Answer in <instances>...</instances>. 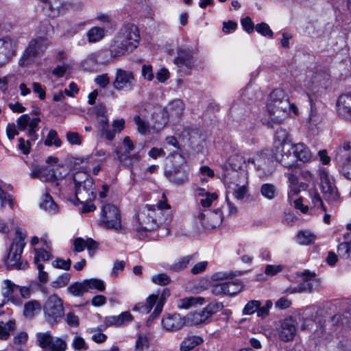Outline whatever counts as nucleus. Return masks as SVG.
Returning a JSON list of instances; mask_svg holds the SVG:
<instances>
[{"label": "nucleus", "instance_id": "5701e85b", "mask_svg": "<svg viewBox=\"0 0 351 351\" xmlns=\"http://www.w3.org/2000/svg\"><path fill=\"white\" fill-rule=\"evenodd\" d=\"M162 325L164 329L168 331H177L186 324V317H181L178 313L167 314L162 319Z\"/></svg>", "mask_w": 351, "mask_h": 351}, {"label": "nucleus", "instance_id": "3c124183", "mask_svg": "<svg viewBox=\"0 0 351 351\" xmlns=\"http://www.w3.org/2000/svg\"><path fill=\"white\" fill-rule=\"evenodd\" d=\"M236 276L235 273L232 271H217L214 273L210 278L212 281H219L220 282L232 280Z\"/></svg>", "mask_w": 351, "mask_h": 351}, {"label": "nucleus", "instance_id": "a19ab883", "mask_svg": "<svg viewBox=\"0 0 351 351\" xmlns=\"http://www.w3.org/2000/svg\"><path fill=\"white\" fill-rule=\"evenodd\" d=\"M204 299L201 297H187L180 299L177 302V306L179 308H189L197 304H202Z\"/></svg>", "mask_w": 351, "mask_h": 351}, {"label": "nucleus", "instance_id": "338daca9", "mask_svg": "<svg viewBox=\"0 0 351 351\" xmlns=\"http://www.w3.org/2000/svg\"><path fill=\"white\" fill-rule=\"evenodd\" d=\"M72 346L75 350H87L88 348V346L86 343L84 339L80 337V336H75L72 341Z\"/></svg>", "mask_w": 351, "mask_h": 351}, {"label": "nucleus", "instance_id": "6e6552de", "mask_svg": "<svg viewBox=\"0 0 351 351\" xmlns=\"http://www.w3.org/2000/svg\"><path fill=\"white\" fill-rule=\"evenodd\" d=\"M45 320L50 324H55L64 315L62 300L56 294L50 295L43 306Z\"/></svg>", "mask_w": 351, "mask_h": 351}, {"label": "nucleus", "instance_id": "09e8293b", "mask_svg": "<svg viewBox=\"0 0 351 351\" xmlns=\"http://www.w3.org/2000/svg\"><path fill=\"white\" fill-rule=\"evenodd\" d=\"M67 291L73 296H82L84 293L87 292L84 281L71 284L67 288Z\"/></svg>", "mask_w": 351, "mask_h": 351}, {"label": "nucleus", "instance_id": "dca6fc26", "mask_svg": "<svg viewBox=\"0 0 351 351\" xmlns=\"http://www.w3.org/2000/svg\"><path fill=\"white\" fill-rule=\"evenodd\" d=\"M298 328V322L292 317H289L279 322L276 331L278 339L284 342L294 339Z\"/></svg>", "mask_w": 351, "mask_h": 351}, {"label": "nucleus", "instance_id": "c85d7f7f", "mask_svg": "<svg viewBox=\"0 0 351 351\" xmlns=\"http://www.w3.org/2000/svg\"><path fill=\"white\" fill-rule=\"evenodd\" d=\"M74 251L76 252H81L87 248L88 253L90 256L93 255V251L97 249V243L90 238L84 239L81 237H77L73 241Z\"/></svg>", "mask_w": 351, "mask_h": 351}, {"label": "nucleus", "instance_id": "bb28decb", "mask_svg": "<svg viewBox=\"0 0 351 351\" xmlns=\"http://www.w3.org/2000/svg\"><path fill=\"white\" fill-rule=\"evenodd\" d=\"M112 129L110 125L99 130L100 136L112 141L114 139L117 134L120 133L125 128V120L123 119H116L112 122Z\"/></svg>", "mask_w": 351, "mask_h": 351}, {"label": "nucleus", "instance_id": "49530a36", "mask_svg": "<svg viewBox=\"0 0 351 351\" xmlns=\"http://www.w3.org/2000/svg\"><path fill=\"white\" fill-rule=\"evenodd\" d=\"M261 195L267 199H273L277 195V189L272 184L265 183L261 186Z\"/></svg>", "mask_w": 351, "mask_h": 351}, {"label": "nucleus", "instance_id": "f704fd0d", "mask_svg": "<svg viewBox=\"0 0 351 351\" xmlns=\"http://www.w3.org/2000/svg\"><path fill=\"white\" fill-rule=\"evenodd\" d=\"M269 162L268 154L265 152H258L247 159V162L253 165L257 170H264Z\"/></svg>", "mask_w": 351, "mask_h": 351}, {"label": "nucleus", "instance_id": "423d86ee", "mask_svg": "<svg viewBox=\"0 0 351 351\" xmlns=\"http://www.w3.org/2000/svg\"><path fill=\"white\" fill-rule=\"evenodd\" d=\"M67 335L53 336L51 331L38 332L35 335L36 344L45 351H66Z\"/></svg>", "mask_w": 351, "mask_h": 351}, {"label": "nucleus", "instance_id": "0eeeda50", "mask_svg": "<svg viewBox=\"0 0 351 351\" xmlns=\"http://www.w3.org/2000/svg\"><path fill=\"white\" fill-rule=\"evenodd\" d=\"M154 215L146 206L134 217L132 227L138 238L143 239L147 237L148 232L156 229V220L153 221L152 219Z\"/></svg>", "mask_w": 351, "mask_h": 351}, {"label": "nucleus", "instance_id": "bf43d9fd", "mask_svg": "<svg viewBox=\"0 0 351 351\" xmlns=\"http://www.w3.org/2000/svg\"><path fill=\"white\" fill-rule=\"evenodd\" d=\"M51 258V254L44 249H35L34 263L40 264V261H48Z\"/></svg>", "mask_w": 351, "mask_h": 351}, {"label": "nucleus", "instance_id": "052dcab7", "mask_svg": "<svg viewBox=\"0 0 351 351\" xmlns=\"http://www.w3.org/2000/svg\"><path fill=\"white\" fill-rule=\"evenodd\" d=\"M97 54L98 57L99 64H108L119 58H112L110 53L108 56L107 51L104 50L97 51Z\"/></svg>", "mask_w": 351, "mask_h": 351}, {"label": "nucleus", "instance_id": "412c9836", "mask_svg": "<svg viewBox=\"0 0 351 351\" xmlns=\"http://www.w3.org/2000/svg\"><path fill=\"white\" fill-rule=\"evenodd\" d=\"M330 85L329 76L325 72L313 74L309 82L306 84L307 88L313 93L321 95Z\"/></svg>", "mask_w": 351, "mask_h": 351}, {"label": "nucleus", "instance_id": "a18cd8bd", "mask_svg": "<svg viewBox=\"0 0 351 351\" xmlns=\"http://www.w3.org/2000/svg\"><path fill=\"white\" fill-rule=\"evenodd\" d=\"M84 281L87 292L93 289L97 290L99 291H104L105 290V283L100 279L90 278L84 280Z\"/></svg>", "mask_w": 351, "mask_h": 351}, {"label": "nucleus", "instance_id": "6ab92c4d", "mask_svg": "<svg viewBox=\"0 0 351 351\" xmlns=\"http://www.w3.org/2000/svg\"><path fill=\"white\" fill-rule=\"evenodd\" d=\"M197 219L204 229L213 230L219 226L222 223L223 214L219 208L213 211L205 210L198 215Z\"/></svg>", "mask_w": 351, "mask_h": 351}, {"label": "nucleus", "instance_id": "5fc2aeb1", "mask_svg": "<svg viewBox=\"0 0 351 351\" xmlns=\"http://www.w3.org/2000/svg\"><path fill=\"white\" fill-rule=\"evenodd\" d=\"M339 256L348 258L351 254V241L341 243L337 247Z\"/></svg>", "mask_w": 351, "mask_h": 351}, {"label": "nucleus", "instance_id": "4c0bfd02", "mask_svg": "<svg viewBox=\"0 0 351 351\" xmlns=\"http://www.w3.org/2000/svg\"><path fill=\"white\" fill-rule=\"evenodd\" d=\"M119 162L124 167L131 168L134 162H136L139 160V155L137 154H124L121 150L119 149H116L115 150Z\"/></svg>", "mask_w": 351, "mask_h": 351}, {"label": "nucleus", "instance_id": "7c9ffc66", "mask_svg": "<svg viewBox=\"0 0 351 351\" xmlns=\"http://www.w3.org/2000/svg\"><path fill=\"white\" fill-rule=\"evenodd\" d=\"M324 322L321 317H316L315 319L306 318L301 325V330L308 332L315 331L322 334L324 331Z\"/></svg>", "mask_w": 351, "mask_h": 351}, {"label": "nucleus", "instance_id": "ddd939ff", "mask_svg": "<svg viewBox=\"0 0 351 351\" xmlns=\"http://www.w3.org/2000/svg\"><path fill=\"white\" fill-rule=\"evenodd\" d=\"M319 176L320 189L325 200L329 203L337 202L339 199V193L333 178L324 169L319 170Z\"/></svg>", "mask_w": 351, "mask_h": 351}, {"label": "nucleus", "instance_id": "f3484780", "mask_svg": "<svg viewBox=\"0 0 351 351\" xmlns=\"http://www.w3.org/2000/svg\"><path fill=\"white\" fill-rule=\"evenodd\" d=\"M297 276L300 278V282L293 289L292 293H311L316 290L320 285V281L316 278L314 272L306 270L298 273Z\"/></svg>", "mask_w": 351, "mask_h": 351}, {"label": "nucleus", "instance_id": "680f3d73", "mask_svg": "<svg viewBox=\"0 0 351 351\" xmlns=\"http://www.w3.org/2000/svg\"><path fill=\"white\" fill-rule=\"evenodd\" d=\"M66 138L72 145H80L82 143V136L75 132H68L66 134Z\"/></svg>", "mask_w": 351, "mask_h": 351}, {"label": "nucleus", "instance_id": "4be33fe9", "mask_svg": "<svg viewBox=\"0 0 351 351\" xmlns=\"http://www.w3.org/2000/svg\"><path fill=\"white\" fill-rule=\"evenodd\" d=\"M242 285L239 280H229L213 285L211 291L214 295H234L242 290Z\"/></svg>", "mask_w": 351, "mask_h": 351}, {"label": "nucleus", "instance_id": "c756f323", "mask_svg": "<svg viewBox=\"0 0 351 351\" xmlns=\"http://www.w3.org/2000/svg\"><path fill=\"white\" fill-rule=\"evenodd\" d=\"M32 178H37L43 182H52L55 180L56 176L52 169L47 167H35L30 173Z\"/></svg>", "mask_w": 351, "mask_h": 351}, {"label": "nucleus", "instance_id": "774afa93", "mask_svg": "<svg viewBox=\"0 0 351 351\" xmlns=\"http://www.w3.org/2000/svg\"><path fill=\"white\" fill-rule=\"evenodd\" d=\"M141 75L145 80L149 82L152 81L154 77V75L152 65L143 64L141 68Z\"/></svg>", "mask_w": 351, "mask_h": 351}, {"label": "nucleus", "instance_id": "e2e57ef3", "mask_svg": "<svg viewBox=\"0 0 351 351\" xmlns=\"http://www.w3.org/2000/svg\"><path fill=\"white\" fill-rule=\"evenodd\" d=\"M273 303L271 300H266L263 306H259L258 308V317H266L269 314V310L272 307Z\"/></svg>", "mask_w": 351, "mask_h": 351}, {"label": "nucleus", "instance_id": "13d9d810", "mask_svg": "<svg viewBox=\"0 0 351 351\" xmlns=\"http://www.w3.org/2000/svg\"><path fill=\"white\" fill-rule=\"evenodd\" d=\"M134 121L137 125L138 132L141 134H145L149 131V125L148 122L143 120L138 115L134 117Z\"/></svg>", "mask_w": 351, "mask_h": 351}, {"label": "nucleus", "instance_id": "39448f33", "mask_svg": "<svg viewBox=\"0 0 351 351\" xmlns=\"http://www.w3.org/2000/svg\"><path fill=\"white\" fill-rule=\"evenodd\" d=\"M173 165L165 173L167 179L176 185H182L189 180V168L185 158L178 152L172 154Z\"/></svg>", "mask_w": 351, "mask_h": 351}, {"label": "nucleus", "instance_id": "7ed1b4c3", "mask_svg": "<svg viewBox=\"0 0 351 351\" xmlns=\"http://www.w3.org/2000/svg\"><path fill=\"white\" fill-rule=\"evenodd\" d=\"M75 187V197L80 203H86L96 197L93 178L84 171H78L73 176Z\"/></svg>", "mask_w": 351, "mask_h": 351}, {"label": "nucleus", "instance_id": "20e7f679", "mask_svg": "<svg viewBox=\"0 0 351 351\" xmlns=\"http://www.w3.org/2000/svg\"><path fill=\"white\" fill-rule=\"evenodd\" d=\"M26 236L20 229H16L15 237L10 247L5 264L8 269H25L27 263L21 262V254L26 244Z\"/></svg>", "mask_w": 351, "mask_h": 351}, {"label": "nucleus", "instance_id": "473e14b6", "mask_svg": "<svg viewBox=\"0 0 351 351\" xmlns=\"http://www.w3.org/2000/svg\"><path fill=\"white\" fill-rule=\"evenodd\" d=\"M174 63L178 67L191 69L193 65V56L189 51L184 49H180L178 51L177 57L174 59Z\"/></svg>", "mask_w": 351, "mask_h": 351}, {"label": "nucleus", "instance_id": "2f4dec72", "mask_svg": "<svg viewBox=\"0 0 351 351\" xmlns=\"http://www.w3.org/2000/svg\"><path fill=\"white\" fill-rule=\"evenodd\" d=\"M132 319V316L128 311L121 313L117 316H109L105 318V324L106 326H122L130 322Z\"/></svg>", "mask_w": 351, "mask_h": 351}, {"label": "nucleus", "instance_id": "a878e982", "mask_svg": "<svg viewBox=\"0 0 351 351\" xmlns=\"http://www.w3.org/2000/svg\"><path fill=\"white\" fill-rule=\"evenodd\" d=\"M337 110L341 117L351 121V93L342 94L339 97Z\"/></svg>", "mask_w": 351, "mask_h": 351}, {"label": "nucleus", "instance_id": "de8ad7c7", "mask_svg": "<svg viewBox=\"0 0 351 351\" xmlns=\"http://www.w3.org/2000/svg\"><path fill=\"white\" fill-rule=\"evenodd\" d=\"M40 206L41 208L48 212H56L58 207L52 197L48 193L44 195Z\"/></svg>", "mask_w": 351, "mask_h": 351}, {"label": "nucleus", "instance_id": "79ce46f5", "mask_svg": "<svg viewBox=\"0 0 351 351\" xmlns=\"http://www.w3.org/2000/svg\"><path fill=\"white\" fill-rule=\"evenodd\" d=\"M191 259L192 256H186L181 257L176 263L171 265L169 267V269L173 272L181 271L188 267Z\"/></svg>", "mask_w": 351, "mask_h": 351}, {"label": "nucleus", "instance_id": "a211bd4d", "mask_svg": "<svg viewBox=\"0 0 351 351\" xmlns=\"http://www.w3.org/2000/svg\"><path fill=\"white\" fill-rule=\"evenodd\" d=\"M136 80L133 73L130 71L117 69L113 87L117 90L130 91L135 86Z\"/></svg>", "mask_w": 351, "mask_h": 351}, {"label": "nucleus", "instance_id": "e433bc0d", "mask_svg": "<svg viewBox=\"0 0 351 351\" xmlns=\"http://www.w3.org/2000/svg\"><path fill=\"white\" fill-rule=\"evenodd\" d=\"M203 339L197 335H191L185 337L180 345V351H190L197 346L201 344Z\"/></svg>", "mask_w": 351, "mask_h": 351}, {"label": "nucleus", "instance_id": "0e129e2a", "mask_svg": "<svg viewBox=\"0 0 351 351\" xmlns=\"http://www.w3.org/2000/svg\"><path fill=\"white\" fill-rule=\"evenodd\" d=\"M256 31L264 36H273V32L270 29L269 26L265 23H261L257 24L255 27Z\"/></svg>", "mask_w": 351, "mask_h": 351}, {"label": "nucleus", "instance_id": "393cba45", "mask_svg": "<svg viewBox=\"0 0 351 351\" xmlns=\"http://www.w3.org/2000/svg\"><path fill=\"white\" fill-rule=\"evenodd\" d=\"M274 159L287 168H291L295 166V159L294 156H291V149L285 150V147H277L274 148Z\"/></svg>", "mask_w": 351, "mask_h": 351}, {"label": "nucleus", "instance_id": "f03ea898", "mask_svg": "<svg viewBox=\"0 0 351 351\" xmlns=\"http://www.w3.org/2000/svg\"><path fill=\"white\" fill-rule=\"evenodd\" d=\"M267 110L271 121L280 123L287 117L291 110L295 112L296 107L289 103L283 90L275 89L269 96Z\"/></svg>", "mask_w": 351, "mask_h": 351}, {"label": "nucleus", "instance_id": "c03bdc74", "mask_svg": "<svg viewBox=\"0 0 351 351\" xmlns=\"http://www.w3.org/2000/svg\"><path fill=\"white\" fill-rule=\"evenodd\" d=\"M180 137H182L183 139H186L189 145L193 146L197 141L199 139L200 136L197 130L185 128L181 132Z\"/></svg>", "mask_w": 351, "mask_h": 351}, {"label": "nucleus", "instance_id": "2eb2a0df", "mask_svg": "<svg viewBox=\"0 0 351 351\" xmlns=\"http://www.w3.org/2000/svg\"><path fill=\"white\" fill-rule=\"evenodd\" d=\"M18 40L9 35L0 37V68L8 63L16 55Z\"/></svg>", "mask_w": 351, "mask_h": 351}, {"label": "nucleus", "instance_id": "9d476101", "mask_svg": "<svg viewBox=\"0 0 351 351\" xmlns=\"http://www.w3.org/2000/svg\"><path fill=\"white\" fill-rule=\"evenodd\" d=\"M334 160L337 163L341 173L347 179L351 180V146L350 142H344L335 151Z\"/></svg>", "mask_w": 351, "mask_h": 351}, {"label": "nucleus", "instance_id": "37998d69", "mask_svg": "<svg viewBox=\"0 0 351 351\" xmlns=\"http://www.w3.org/2000/svg\"><path fill=\"white\" fill-rule=\"evenodd\" d=\"M315 239V235L308 230H300L297 235V242L300 245L311 244Z\"/></svg>", "mask_w": 351, "mask_h": 351}, {"label": "nucleus", "instance_id": "8fccbe9b", "mask_svg": "<svg viewBox=\"0 0 351 351\" xmlns=\"http://www.w3.org/2000/svg\"><path fill=\"white\" fill-rule=\"evenodd\" d=\"M15 323L13 321L8 322H0V339H7L10 335V332L14 330Z\"/></svg>", "mask_w": 351, "mask_h": 351}, {"label": "nucleus", "instance_id": "4d7b16f0", "mask_svg": "<svg viewBox=\"0 0 351 351\" xmlns=\"http://www.w3.org/2000/svg\"><path fill=\"white\" fill-rule=\"evenodd\" d=\"M229 164L234 170L241 169L243 165L245 162L244 158L239 154L232 155L229 158Z\"/></svg>", "mask_w": 351, "mask_h": 351}, {"label": "nucleus", "instance_id": "6e6d98bb", "mask_svg": "<svg viewBox=\"0 0 351 351\" xmlns=\"http://www.w3.org/2000/svg\"><path fill=\"white\" fill-rule=\"evenodd\" d=\"M153 283L160 286H166L171 282L170 277L166 274H158L151 277Z\"/></svg>", "mask_w": 351, "mask_h": 351}, {"label": "nucleus", "instance_id": "9b49d317", "mask_svg": "<svg viewBox=\"0 0 351 351\" xmlns=\"http://www.w3.org/2000/svg\"><path fill=\"white\" fill-rule=\"evenodd\" d=\"M222 303H210L200 311L189 313L186 316L187 325H199L205 324L216 313L223 309Z\"/></svg>", "mask_w": 351, "mask_h": 351}, {"label": "nucleus", "instance_id": "72a5a7b5", "mask_svg": "<svg viewBox=\"0 0 351 351\" xmlns=\"http://www.w3.org/2000/svg\"><path fill=\"white\" fill-rule=\"evenodd\" d=\"M184 109L183 101L181 99H175L168 104L165 110L169 117L179 119L183 113Z\"/></svg>", "mask_w": 351, "mask_h": 351}, {"label": "nucleus", "instance_id": "b1692460", "mask_svg": "<svg viewBox=\"0 0 351 351\" xmlns=\"http://www.w3.org/2000/svg\"><path fill=\"white\" fill-rule=\"evenodd\" d=\"M149 210L154 215H152L153 221L156 219V228L162 224H167L170 222L171 218L168 213L164 212V209H169V205L166 202H160L158 206H147Z\"/></svg>", "mask_w": 351, "mask_h": 351}, {"label": "nucleus", "instance_id": "4468645a", "mask_svg": "<svg viewBox=\"0 0 351 351\" xmlns=\"http://www.w3.org/2000/svg\"><path fill=\"white\" fill-rule=\"evenodd\" d=\"M169 291L167 289H164L160 297L158 295H151L146 300V302L141 303L135 306L134 310L142 311L145 313H149L152 307L156 304L154 311L152 315L153 317H157L162 311L165 300L169 296Z\"/></svg>", "mask_w": 351, "mask_h": 351}, {"label": "nucleus", "instance_id": "f8f14e48", "mask_svg": "<svg viewBox=\"0 0 351 351\" xmlns=\"http://www.w3.org/2000/svg\"><path fill=\"white\" fill-rule=\"evenodd\" d=\"M48 45V40L45 37L32 39L20 59V63L22 65L29 64L36 56L44 53Z\"/></svg>", "mask_w": 351, "mask_h": 351}, {"label": "nucleus", "instance_id": "aec40b11", "mask_svg": "<svg viewBox=\"0 0 351 351\" xmlns=\"http://www.w3.org/2000/svg\"><path fill=\"white\" fill-rule=\"evenodd\" d=\"M234 178H239V183L231 182L227 186L226 195H232L237 200L243 199L247 193V173L235 174Z\"/></svg>", "mask_w": 351, "mask_h": 351}, {"label": "nucleus", "instance_id": "c9c22d12", "mask_svg": "<svg viewBox=\"0 0 351 351\" xmlns=\"http://www.w3.org/2000/svg\"><path fill=\"white\" fill-rule=\"evenodd\" d=\"M42 307L40 302L38 301L29 300L25 303L23 314L26 318L32 319L40 312Z\"/></svg>", "mask_w": 351, "mask_h": 351}, {"label": "nucleus", "instance_id": "cd10ccee", "mask_svg": "<svg viewBox=\"0 0 351 351\" xmlns=\"http://www.w3.org/2000/svg\"><path fill=\"white\" fill-rule=\"evenodd\" d=\"M291 149L297 160L308 162L312 158V153L309 148L303 143L292 144Z\"/></svg>", "mask_w": 351, "mask_h": 351}, {"label": "nucleus", "instance_id": "ea45409f", "mask_svg": "<svg viewBox=\"0 0 351 351\" xmlns=\"http://www.w3.org/2000/svg\"><path fill=\"white\" fill-rule=\"evenodd\" d=\"M105 34L104 29L99 27H93L86 32L88 41L90 43L99 42L104 38Z\"/></svg>", "mask_w": 351, "mask_h": 351}, {"label": "nucleus", "instance_id": "f257e3e1", "mask_svg": "<svg viewBox=\"0 0 351 351\" xmlns=\"http://www.w3.org/2000/svg\"><path fill=\"white\" fill-rule=\"evenodd\" d=\"M140 34L136 25L127 24L121 27L109 46L112 58H119L134 51L138 45Z\"/></svg>", "mask_w": 351, "mask_h": 351}, {"label": "nucleus", "instance_id": "58836bf2", "mask_svg": "<svg viewBox=\"0 0 351 351\" xmlns=\"http://www.w3.org/2000/svg\"><path fill=\"white\" fill-rule=\"evenodd\" d=\"M291 142V138L287 130L282 128H279L276 130L274 135V148L277 147H285V145Z\"/></svg>", "mask_w": 351, "mask_h": 351}, {"label": "nucleus", "instance_id": "1a4fd4ad", "mask_svg": "<svg viewBox=\"0 0 351 351\" xmlns=\"http://www.w3.org/2000/svg\"><path fill=\"white\" fill-rule=\"evenodd\" d=\"M101 223L108 229L123 233L121 215L119 209L113 204H106L101 210Z\"/></svg>", "mask_w": 351, "mask_h": 351}, {"label": "nucleus", "instance_id": "69168bd1", "mask_svg": "<svg viewBox=\"0 0 351 351\" xmlns=\"http://www.w3.org/2000/svg\"><path fill=\"white\" fill-rule=\"evenodd\" d=\"M136 350L143 351L149 347V340L145 335H138V339L136 341Z\"/></svg>", "mask_w": 351, "mask_h": 351}, {"label": "nucleus", "instance_id": "864d4df0", "mask_svg": "<svg viewBox=\"0 0 351 351\" xmlns=\"http://www.w3.org/2000/svg\"><path fill=\"white\" fill-rule=\"evenodd\" d=\"M261 305V302L259 300H252L249 301L243 309V315H252L255 312L258 313V308Z\"/></svg>", "mask_w": 351, "mask_h": 351}, {"label": "nucleus", "instance_id": "603ef678", "mask_svg": "<svg viewBox=\"0 0 351 351\" xmlns=\"http://www.w3.org/2000/svg\"><path fill=\"white\" fill-rule=\"evenodd\" d=\"M44 144L46 146H51L53 145L56 147H58L61 145L62 141L58 138L57 132L54 130H51L49 132L47 138L44 141Z\"/></svg>", "mask_w": 351, "mask_h": 351}]
</instances>
